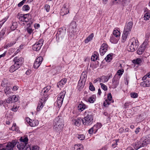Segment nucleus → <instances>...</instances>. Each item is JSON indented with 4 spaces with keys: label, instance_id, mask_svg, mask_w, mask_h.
<instances>
[{
    "label": "nucleus",
    "instance_id": "nucleus-39",
    "mask_svg": "<svg viewBox=\"0 0 150 150\" xmlns=\"http://www.w3.org/2000/svg\"><path fill=\"white\" fill-rule=\"evenodd\" d=\"M148 40L146 39L145 40V41L142 43V47H144L146 48L147 47L148 44Z\"/></svg>",
    "mask_w": 150,
    "mask_h": 150
},
{
    "label": "nucleus",
    "instance_id": "nucleus-14",
    "mask_svg": "<svg viewBox=\"0 0 150 150\" xmlns=\"http://www.w3.org/2000/svg\"><path fill=\"white\" fill-rule=\"evenodd\" d=\"M19 140L21 142L26 145L28 143V139L27 136H24L21 137L19 139Z\"/></svg>",
    "mask_w": 150,
    "mask_h": 150
},
{
    "label": "nucleus",
    "instance_id": "nucleus-25",
    "mask_svg": "<svg viewBox=\"0 0 150 150\" xmlns=\"http://www.w3.org/2000/svg\"><path fill=\"white\" fill-rule=\"evenodd\" d=\"M39 124L38 121L36 120H32L30 125L32 127H34L37 126Z\"/></svg>",
    "mask_w": 150,
    "mask_h": 150
},
{
    "label": "nucleus",
    "instance_id": "nucleus-36",
    "mask_svg": "<svg viewBox=\"0 0 150 150\" xmlns=\"http://www.w3.org/2000/svg\"><path fill=\"white\" fill-rule=\"evenodd\" d=\"M144 19L146 20H149L150 18V14L149 13H145L144 16Z\"/></svg>",
    "mask_w": 150,
    "mask_h": 150
},
{
    "label": "nucleus",
    "instance_id": "nucleus-22",
    "mask_svg": "<svg viewBox=\"0 0 150 150\" xmlns=\"http://www.w3.org/2000/svg\"><path fill=\"white\" fill-rule=\"evenodd\" d=\"M113 35L116 38H120V33L119 30L115 29L113 31Z\"/></svg>",
    "mask_w": 150,
    "mask_h": 150
},
{
    "label": "nucleus",
    "instance_id": "nucleus-10",
    "mask_svg": "<svg viewBox=\"0 0 150 150\" xmlns=\"http://www.w3.org/2000/svg\"><path fill=\"white\" fill-rule=\"evenodd\" d=\"M43 60V57L40 56L37 58L34 64V67L35 68H38L40 65Z\"/></svg>",
    "mask_w": 150,
    "mask_h": 150
},
{
    "label": "nucleus",
    "instance_id": "nucleus-1",
    "mask_svg": "<svg viewBox=\"0 0 150 150\" xmlns=\"http://www.w3.org/2000/svg\"><path fill=\"white\" fill-rule=\"evenodd\" d=\"M132 25L133 23L131 22H129L125 25L122 36V42H124L127 39L128 35L131 32Z\"/></svg>",
    "mask_w": 150,
    "mask_h": 150
},
{
    "label": "nucleus",
    "instance_id": "nucleus-23",
    "mask_svg": "<svg viewBox=\"0 0 150 150\" xmlns=\"http://www.w3.org/2000/svg\"><path fill=\"white\" fill-rule=\"evenodd\" d=\"M86 108V106L84 104L81 103L79 104L78 106V109L79 110L82 111Z\"/></svg>",
    "mask_w": 150,
    "mask_h": 150
},
{
    "label": "nucleus",
    "instance_id": "nucleus-28",
    "mask_svg": "<svg viewBox=\"0 0 150 150\" xmlns=\"http://www.w3.org/2000/svg\"><path fill=\"white\" fill-rule=\"evenodd\" d=\"M93 36V33H91L85 40V43H87L89 41H91L92 40Z\"/></svg>",
    "mask_w": 150,
    "mask_h": 150
},
{
    "label": "nucleus",
    "instance_id": "nucleus-3",
    "mask_svg": "<svg viewBox=\"0 0 150 150\" xmlns=\"http://www.w3.org/2000/svg\"><path fill=\"white\" fill-rule=\"evenodd\" d=\"M138 41L136 39L134 38H132L129 42L128 51L132 52L136 50L138 46Z\"/></svg>",
    "mask_w": 150,
    "mask_h": 150
},
{
    "label": "nucleus",
    "instance_id": "nucleus-20",
    "mask_svg": "<svg viewBox=\"0 0 150 150\" xmlns=\"http://www.w3.org/2000/svg\"><path fill=\"white\" fill-rule=\"evenodd\" d=\"M85 82H83L82 80H79L78 83V87L79 91H80L84 87Z\"/></svg>",
    "mask_w": 150,
    "mask_h": 150
},
{
    "label": "nucleus",
    "instance_id": "nucleus-26",
    "mask_svg": "<svg viewBox=\"0 0 150 150\" xmlns=\"http://www.w3.org/2000/svg\"><path fill=\"white\" fill-rule=\"evenodd\" d=\"M145 49L144 47H142V46H140L137 51V53L139 55L142 54L144 52Z\"/></svg>",
    "mask_w": 150,
    "mask_h": 150
},
{
    "label": "nucleus",
    "instance_id": "nucleus-18",
    "mask_svg": "<svg viewBox=\"0 0 150 150\" xmlns=\"http://www.w3.org/2000/svg\"><path fill=\"white\" fill-rule=\"evenodd\" d=\"M142 147L144 146L149 143L148 141L144 138H142L139 141Z\"/></svg>",
    "mask_w": 150,
    "mask_h": 150
},
{
    "label": "nucleus",
    "instance_id": "nucleus-40",
    "mask_svg": "<svg viewBox=\"0 0 150 150\" xmlns=\"http://www.w3.org/2000/svg\"><path fill=\"white\" fill-rule=\"evenodd\" d=\"M102 126V125L100 123H97L96 125L93 126H95V128L97 130L100 128Z\"/></svg>",
    "mask_w": 150,
    "mask_h": 150
},
{
    "label": "nucleus",
    "instance_id": "nucleus-13",
    "mask_svg": "<svg viewBox=\"0 0 150 150\" xmlns=\"http://www.w3.org/2000/svg\"><path fill=\"white\" fill-rule=\"evenodd\" d=\"M67 81V80L66 79L64 78L62 79L57 83V87L60 89L63 87V85L66 83Z\"/></svg>",
    "mask_w": 150,
    "mask_h": 150
},
{
    "label": "nucleus",
    "instance_id": "nucleus-31",
    "mask_svg": "<svg viewBox=\"0 0 150 150\" xmlns=\"http://www.w3.org/2000/svg\"><path fill=\"white\" fill-rule=\"evenodd\" d=\"M86 77V75L85 74V73L83 72L81 74L80 80H82L83 82H85Z\"/></svg>",
    "mask_w": 150,
    "mask_h": 150
},
{
    "label": "nucleus",
    "instance_id": "nucleus-2",
    "mask_svg": "<svg viewBox=\"0 0 150 150\" xmlns=\"http://www.w3.org/2000/svg\"><path fill=\"white\" fill-rule=\"evenodd\" d=\"M54 129L57 131H59L63 127V120L59 117H56L54 120Z\"/></svg>",
    "mask_w": 150,
    "mask_h": 150
},
{
    "label": "nucleus",
    "instance_id": "nucleus-34",
    "mask_svg": "<svg viewBox=\"0 0 150 150\" xmlns=\"http://www.w3.org/2000/svg\"><path fill=\"white\" fill-rule=\"evenodd\" d=\"M112 58L111 55L110 54H108L105 58V59L107 62H109L111 61Z\"/></svg>",
    "mask_w": 150,
    "mask_h": 150
},
{
    "label": "nucleus",
    "instance_id": "nucleus-12",
    "mask_svg": "<svg viewBox=\"0 0 150 150\" xmlns=\"http://www.w3.org/2000/svg\"><path fill=\"white\" fill-rule=\"evenodd\" d=\"M107 98L108 100L106 99L104 102V106L107 107L110 104V103L109 101H111L112 96L111 93H109L107 96Z\"/></svg>",
    "mask_w": 150,
    "mask_h": 150
},
{
    "label": "nucleus",
    "instance_id": "nucleus-41",
    "mask_svg": "<svg viewBox=\"0 0 150 150\" xmlns=\"http://www.w3.org/2000/svg\"><path fill=\"white\" fill-rule=\"evenodd\" d=\"M12 100H13V102H16L18 101V98L17 97H16V95H13L12 96H11Z\"/></svg>",
    "mask_w": 150,
    "mask_h": 150
},
{
    "label": "nucleus",
    "instance_id": "nucleus-50",
    "mask_svg": "<svg viewBox=\"0 0 150 150\" xmlns=\"http://www.w3.org/2000/svg\"><path fill=\"white\" fill-rule=\"evenodd\" d=\"M124 72V70L123 69H119L118 70L117 74L119 76H121L123 74Z\"/></svg>",
    "mask_w": 150,
    "mask_h": 150
},
{
    "label": "nucleus",
    "instance_id": "nucleus-48",
    "mask_svg": "<svg viewBox=\"0 0 150 150\" xmlns=\"http://www.w3.org/2000/svg\"><path fill=\"white\" fill-rule=\"evenodd\" d=\"M130 96L132 98H136L138 96V94L135 93H130Z\"/></svg>",
    "mask_w": 150,
    "mask_h": 150
},
{
    "label": "nucleus",
    "instance_id": "nucleus-57",
    "mask_svg": "<svg viewBox=\"0 0 150 150\" xmlns=\"http://www.w3.org/2000/svg\"><path fill=\"white\" fill-rule=\"evenodd\" d=\"M18 108V107L14 105L13 108H12L11 110L13 111L16 112L17 111Z\"/></svg>",
    "mask_w": 150,
    "mask_h": 150
},
{
    "label": "nucleus",
    "instance_id": "nucleus-52",
    "mask_svg": "<svg viewBox=\"0 0 150 150\" xmlns=\"http://www.w3.org/2000/svg\"><path fill=\"white\" fill-rule=\"evenodd\" d=\"M30 8L28 5H25L23 7V10L24 11H27L29 10Z\"/></svg>",
    "mask_w": 150,
    "mask_h": 150
},
{
    "label": "nucleus",
    "instance_id": "nucleus-17",
    "mask_svg": "<svg viewBox=\"0 0 150 150\" xmlns=\"http://www.w3.org/2000/svg\"><path fill=\"white\" fill-rule=\"evenodd\" d=\"M29 16L28 14L21 15L19 18L20 20L22 21L27 22L28 20V17Z\"/></svg>",
    "mask_w": 150,
    "mask_h": 150
},
{
    "label": "nucleus",
    "instance_id": "nucleus-30",
    "mask_svg": "<svg viewBox=\"0 0 150 150\" xmlns=\"http://www.w3.org/2000/svg\"><path fill=\"white\" fill-rule=\"evenodd\" d=\"M95 126H93V127H92L88 131V133L90 134H92L93 133H95L97 131L95 128Z\"/></svg>",
    "mask_w": 150,
    "mask_h": 150
},
{
    "label": "nucleus",
    "instance_id": "nucleus-4",
    "mask_svg": "<svg viewBox=\"0 0 150 150\" xmlns=\"http://www.w3.org/2000/svg\"><path fill=\"white\" fill-rule=\"evenodd\" d=\"M83 124L86 125H90L93 122V117L90 112H88L87 115L82 120Z\"/></svg>",
    "mask_w": 150,
    "mask_h": 150
},
{
    "label": "nucleus",
    "instance_id": "nucleus-56",
    "mask_svg": "<svg viewBox=\"0 0 150 150\" xmlns=\"http://www.w3.org/2000/svg\"><path fill=\"white\" fill-rule=\"evenodd\" d=\"M27 30L28 33L30 34H31L33 32V30L31 28H27Z\"/></svg>",
    "mask_w": 150,
    "mask_h": 150
},
{
    "label": "nucleus",
    "instance_id": "nucleus-53",
    "mask_svg": "<svg viewBox=\"0 0 150 150\" xmlns=\"http://www.w3.org/2000/svg\"><path fill=\"white\" fill-rule=\"evenodd\" d=\"M108 47V45L106 43L104 42V52H106Z\"/></svg>",
    "mask_w": 150,
    "mask_h": 150
},
{
    "label": "nucleus",
    "instance_id": "nucleus-27",
    "mask_svg": "<svg viewBox=\"0 0 150 150\" xmlns=\"http://www.w3.org/2000/svg\"><path fill=\"white\" fill-rule=\"evenodd\" d=\"M19 68L16 65L14 64L10 67L9 71L11 72H13L18 69Z\"/></svg>",
    "mask_w": 150,
    "mask_h": 150
},
{
    "label": "nucleus",
    "instance_id": "nucleus-47",
    "mask_svg": "<svg viewBox=\"0 0 150 150\" xmlns=\"http://www.w3.org/2000/svg\"><path fill=\"white\" fill-rule=\"evenodd\" d=\"M125 0H114L113 1V3L115 4H119L121 2H124L125 3Z\"/></svg>",
    "mask_w": 150,
    "mask_h": 150
},
{
    "label": "nucleus",
    "instance_id": "nucleus-42",
    "mask_svg": "<svg viewBox=\"0 0 150 150\" xmlns=\"http://www.w3.org/2000/svg\"><path fill=\"white\" fill-rule=\"evenodd\" d=\"M133 62L135 64H139L141 62V60L140 58H137L133 61Z\"/></svg>",
    "mask_w": 150,
    "mask_h": 150
},
{
    "label": "nucleus",
    "instance_id": "nucleus-35",
    "mask_svg": "<svg viewBox=\"0 0 150 150\" xmlns=\"http://www.w3.org/2000/svg\"><path fill=\"white\" fill-rule=\"evenodd\" d=\"M119 38H115L113 36L111 37L110 40L112 43L115 44L116 43L118 40Z\"/></svg>",
    "mask_w": 150,
    "mask_h": 150
},
{
    "label": "nucleus",
    "instance_id": "nucleus-16",
    "mask_svg": "<svg viewBox=\"0 0 150 150\" xmlns=\"http://www.w3.org/2000/svg\"><path fill=\"white\" fill-rule=\"evenodd\" d=\"M82 120L79 118H76L72 120L74 125L76 126H79L81 124Z\"/></svg>",
    "mask_w": 150,
    "mask_h": 150
},
{
    "label": "nucleus",
    "instance_id": "nucleus-64",
    "mask_svg": "<svg viewBox=\"0 0 150 150\" xmlns=\"http://www.w3.org/2000/svg\"><path fill=\"white\" fill-rule=\"evenodd\" d=\"M140 130V128H138L136 129L135 131V132L136 134H137L139 132V131Z\"/></svg>",
    "mask_w": 150,
    "mask_h": 150
},
{
    "label": "nucleus",
    "instance_id": "nucleus-63",
    "mask_svg": "<svg viewBox=\"0 0 150 150\" xmlns=\"http://www.w3.org/2000/svg\"><path fill=\"white\" fill-rule=\"evenodd\" d=\"M18 89V87L16 86H14L13 88V90L16 91Z\"/></svg>",
    "mask_w": 150,
    "mask_h": 150
},
{
    "label": "nucleus",
    "instance_id": "nucleus-55",
    "mask_svg": "<svg viewBox=\"0 0 150 150\" xmlns=\"http://www.w3.org/2000/svg\"><path fill=\"white\" fill-rule=\"evenodd\" d=\"M103 44L101 46V48L100 49L99 51L100 54L101 56L103 55Z\"/></svg>",
    "mask_w": 150,
    "mask_h": 150
},
{
    "label": "nucleus",
    "instance_id": "nucleus-29",
    "mask_svg": "<svg viewBox=\"0 0 150 150\" xmlns=\"http://www.w3.org/2000/svg\"><path fill=\"white\" fill-rule=\"evenodd\" d=\"M133 146L134 147V148L136 150H137L140 148L142 147L139 141L136 142L135 144H133Z\"/></svg>",
    "mask_w": 150,
    "mask_h": 150
},
{
    "label": "nucleus",
    "instance_id": "nucleus-51",
    "mask_svg": "<svg viewBox=\"0 0 150 150\" xmlns=\"http://www.w3.org/2000/svg\"><path fill=\"white\" fill-rule=\"evenodd\" d=\"M6 102L7 103H12L13 102H13V100H12V98L11 97H10L8 98L6 100Z\"/></svg>",
    "mask_w": 150,
    "mask_h": 150
},
{
    "label": "nucleus",
    "instance_id": "nucleus-11",
    "mask_svg": "<svg viewBox=\"0 0 150 150\" xmlns=\"http://www.w3.org/2000/svg\"><path fill=\"white\" fill-rule=\"evenodd\" d=\"M51 87L50 86H47L46 87H45L42 90L41 92V94L42 96V97H43L44 98V96L47 94V93L48 91L50 89ZM48 96V95H47Z\"/></svg>",
    "mask_w": 150,
    "mask_h": 150
},
{
    "label": "nucleus",
    "instance_id": "nucleus-6",
    "mask_svg": "<svg viewBox=\"0 0 150 150\" xmlns=\"http://www.w3.org/2000/svg\"><path fill=\"white\" fill-rule=\"evenodd\" d=\"M48 98V96L47 94L44 96V98L43 97L41 98L40 100L38 103V105L37 106V109L38 111H39L42 109L45 104V102Z\"/></svg>",
    "mask_w": 150,
    "mask_h": 150
},
{
    "label": "nucleus",
    "instance_id": "nucleus-37",
    "mask_svg": "<svg viewBox=\"0 0 150 150\" xmlns=\"http://www.w3.org/2000/svg\"><path fill=\"white\" fill-rule=\"evenodd\" d=\"M10 129L13 131H17L18 130V128L16 127V125L15 123H14L13 124L12 126L10 128Z\"/></svg>",
    "mask_w": 150,
    "mask_h": 150
},
{
    "label": "nucleus",
    "instance_id": "nucleus-61",
    "mask_svg": "<svg viewBox=\"0 0 150 150\" xmlns=\"http://www.w3.org/2000/svg\"><path fill=\"white\" fill-rule=\"evenodd\" d=\"M110 77V75L109 76H105L104 78V80L105 81H107L108 79Z\"/></svg>",
    "mask_w": 150,
    "mask_h": 150
},
{
    "label": "nucleus",
    "instance_id": "nucleus-24",
    "mask_svg": "<svg viewBox=\"0 0 150 150\" xmlns=\"http://www.w3.org/2000/svg\"><path fill=\"white\" fill-rule=\"evenodd\" d=\"M83 146L81 144H78L74 146V150H83Z\"/></svg>",
    "mask_w": 150,
    "mask_h": 150
},
{
    "label": "nucleus",
    "instance_id": "nucleus-44",
    "mask_svg": "<svg viewBox=\"0 0 150 150\" xmlns=\"http://www.w3.org/2000/svg\"><path fill=\"white\" fill-rule=\"evenodd\" d=\"M98 58V57L97 55L94 54L91 56V60L93 61H95Z\"/></svg>",
    "mask_w": 150,
    "mask_h": 150
},
{
    "label": "nucleus",
    "instance_id": "nucleus-8",
    "mask_svg": "<svg viewBox=\"0 0 150 150\" xmlns=\"http://www.w3.org/2000/svg\"><path fill=\"white\" fill-rule=\"evenodd\" d=\"M24 61V59L22 57H15L14 58L13 62L14 64L16 65L18 68L22 64Z\"/></svg>",
    "mask_w": 150,
    "mask_h": 150
},
{
    "label": "nucleus",
    "instance_id": "nucleus-32",
    "mask_svg": "<svg viewBox=\"0 0 150 150\" xmlns=\"http://www.w3.org/2000/svg\"><path fill=\"white\" fill-rule=\"evenodd\" d=\"M25 150H39V147L37 146H29L26 148Z\"/></svg>",
    "mask_w": 150,
    "mask_h": 150
},
{
    "label": "nucleus",
    "instance_id": "nucleus-15",
    "mask_svg": "<svg viewBox=\"0 0 150 150\" xmlns=\"http://www.w3.org/2000/svg\"><path fill=\"white\" fill-rule=\"evenodd\" d=\"M69 12V10L66 7V5L64 4L61 9L62 15L64 16L68 14Z\"/></svg>",
    "mask_w": 150,
    "mask_h": 150
},
{
    "label": "nucleus",
    "instance_id": "nucleus-59",
    "mask_svg": "<svg viewBox=\"0 0 150 150\" xmlns=\"http://www.w3.org/2000/svg\"><path fill=\"white\" fill-rule=\"evenodd\" d=\"M26 0H23L22 1L20 2L18 4V7L21 6L22 5H23L25 1Z\"/></svg>",
    "mask_w": 150,
    "mask_h": 150
},
{
    "label": "nucleus",
    "instance_id": "nucleus-38",
    "mask_svg": "<svg viewBox=\"0 0 150 150\" xmlns=\"http://www.w3.org/2000/svg\"><path fill=\"white\" fill-rule=\"evenodd\" d=\"M8 84V81L6 80H4L1 83V86L3 87H5L7 86Z\"/></svg>",
    "mask_w": 150,
    "mask_h": 150
},
{
    "label": "nucleus",
    "instance_id": "nucleus-9",
    "mask_svg": "<svg viewBox=\"0 0 150 150\" xmlns=\"http://www.w3.org/2000/svg\"><path fill=\"white\" fill-rule=\"evenodd\" d=\"M17 142L16 140H13L11 142H8L6 145L7 149L2 148L0 150H11L17 144Z\"/></svg>",
    "mask_w": 150,
    "mask_h": 150
},
{
    "label": "nucleus",
    "instance_id": "nucleus-43",
    "mask_svg": "<svg viewBox=\"0 0 150 150\" xmlns=\"http://www.w3.org/2000/svg\"><path fill=\"white\" fill-rule=\"evenodd\" d=\"M6 89L4 90L5 93L7 95L10 93V91L9 90L10 89V87L9 86H6Z\"/></svg>",
    "mask_w": 150,
    "mask_h": 150
},
{
    "label": "nucleus",
    "instance_id": "nucleus-19",
    "mask_svg": "<svg viewBox=\"0 0 150 150\" xmlns=\"http://www.w3.org/2000/svg\"><path fill=\"white\" fill-rule=\"evenodd\" d=\"M140 85L143 87L150 86V80H148L141 82L140 83Z\"/></svg>",
    "mask_w": 150,
    "mask_h": 150
},
{
    "label": "nucleus",
    "instance_id": "nucleus-45",
    "mask_svg": "<svg viewBox=\"0 0 150 150\" xmlns=\"http://www.w3.org/2000/svg\"><path fill=\"white\" fill-rule=\"evenodd\" d=\"M89 89L91 91H93L95 90V88L91 82L89 83Z\"/></svg>",
    "mask_w": 150,
    "mask_h": 150
},
{
    "label": "nucleus",
    "instance_id": "nucleus-33",
    "mask_svg": "<svg viewBox=\"0 0 150 150\" xmlns=\"http://www.w3.org/2000/svg\"><path fill=\"white\" fill-rule=\"evenodd\" d=\"M96 98V96L95 95H92L89 98L88 101L90 103H93L95 100Z\"/></svg>",
    "mask_w": 150,
    "mask_h": 150
},
{
    "label": "nucleus",
    "instance_id": "nucleus-62",
    "mask_svg": "<svg viewBox=\"0 0 150 150\" xmlns=\"http://www.w3.org/2000/svg\"><path fill=\"white\" fill-rule=\"evenodd\" d=\"M26 121L30 125V122H31V121H32V120L30 119L28 117L26 118Z\"/></svg>",
    "mask_w": 150,
    "mask_h": 150
},
{
    "label": "nucleus",
    "instance_id": "nucleus-21",
    "mask_svg": "<svg viewBox=\"0 0 150 150\" xmlns=\"http://www.w3.org/2000/svg\"><path fill=\"white\" fill-rule=\"evenodd\" d=\"M17 142V143H18V144L17 145V147L19 150H23L25 146L26 145H25V144L21 143H19L17 141H16Z\"/></svg>",
    "mask_w": 150,
    "mask_h": 150
},
{
    "label": "nucleus",
    "instance_id": "nucleus-7",
    "mask_svg": "<svg viewBox=\"0 0 150 150\" xmlns=\"http://www.w3.org/2000/svg\"><path fill=\"white\" fill-rule=\"evenodd\" d=\"M44 42L43 39H40L35 44H34L33 47V49L34 50L38 51L40 50L41 47L42 45Z\"/></svg>",
    "mask_w": 150,
    "mask_h": 150
},
{
    "label": "nucleus",
    "instance_id": "nucleus-5",
    "mask_svg": "<svg viewBox=\"0 0 150 150\" xmlns=\"http://www.w3.org/2000/svg\"><path fill=\"white\" fill-rule=\"evenodd\" d=\"M66 93L65 91H63L58 95L57 101V104L58 107H60L62 105Z\"/></svg>",
    "mask_w": 150,
    "mask_h": 150
},
{
    "label": "nucleus",
    "instance_id": "nucleus-46",
    "mask_svg": "<svg viewBox=\"0 0 150 150\" xmlns=\"http://www.w3.org/2000/svg\"><path fill=\"white\" fill-rule=\"evenodd\" d=\"M85 136L83 134L78 135L77 137L81 140H82L84 139Z\"/></svg>",
    "mask_w": 150,
    "mask_h": 150
},
{
    "label": "nucleus",
    "instance_id": "nucleus-54",
    "mask_svg": "<svg viewBox=\"0 0 150 150\" xmlns=\"http://www.w3.org/2000/svg\"><path fill=\"white\" fill-rule=\"evenodd\" d=\"M6 103H7L6 102V100H1L0 101V105H3L4 106H5V105Z\"/></svg>",
    "mask_w": 150,
    "mask_h": 150
},
{
    "label": "nucleus",
    "instance_id": "nucleus-60",
    "mask_svg": "<svg viewBox=\"0 0 150 150\" xmlns=\"http://www.w3.org/2000/svg\"><path fill=\"white\" fill-rule=\"evenodd\" d=\"M118 140H117L115 141V143L114 144H113L112 145V146L113 148L115 147L117 145V142H118Z\"/></svg>",
    "mask_w": 150,
    "mask_h": 150
},
{
    "label": "nucleus",
    "instance_id": "nucleus-49",
    "mask_svg": "<svg viewBox=\"0 0 150 150\" xmlns=\"http://www.w3.org/2000/svg\"><path fill=\"white\" fill-rule=\"evenodd\" d=\"M17 28L16 23H13L12 25L11 26V28L12 30H14Z\"/></svg>",
    "mask_w": 150,
    "mask_h": 150
},
{
    "label": "nucleus",
    "instance_id": "nucleus-58",
    "mask_svg": "<svg viewBox=\"0 0 150 150\" xmlns=\"http://www.w3.org/2000/svg\"><path fill=\"white\" fill-rule=\"evenodd\" d=\"M45 9L46 11L47 12H49V11L50 10V6L49 5L47 4L45 6Z\"/></svg>",
    "mask_w": 150,
    "mask_h": 150
}]
</instances>
